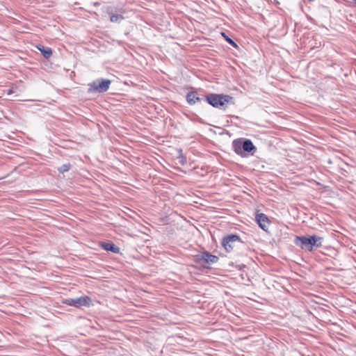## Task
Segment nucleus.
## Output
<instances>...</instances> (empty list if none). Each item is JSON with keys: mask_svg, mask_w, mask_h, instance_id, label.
<instances>
[{"mask_svg": "<svg viewBox=\"0 0 356 356\" xmlns=\"http://www.w3.org/2000/svg\"><path fill=\"white\" fill-rule=\"evenodd\" d=\"M101 247L108 252L118 254L120 252L119 247L116 246L113 242H103L101 243Z\"/></svg>", "mask_w": 356, "mask_h": 356, "instance_id": "obj_11", "label": "nucleus"}, {"mask_svg": "<svg viewBox=\"0 0 356 356\" xmlns=\"http://www.w3.org/2000/svg\"><path fill=\"white\" fill-rule=\"evenodd\" d=\"M71 164L70 163H64L58 168L60 173H64L70 170Z\"/></svg>", "mask_w": 356, "mask_h": 356, "instance_id": "obj_13", "label": "nucleus"}, {"mask_svg": "<svg viewBox=\"0 0 356 356\" xmlns=\"http://www.w3.org/2000/svg\"><path fill=\"white\" fill-rule=\"evenodd\" d=\"M12 92V90H9V91L8 92V94H10Z\"/></svg>", "mask_w": 356, "mask_h": 356, "instance_id": "obj_15", "label": "nucleus"}, {"mask_svg": "<svg viewBox=\"0 0 356 356\" xmlns=\"http://www.w3.org/2000/svg\"><path fill=\"white\" fill-rule=\"evenodd\" d=\"M242 242L240 237L237 234H229L222 238L221 244L227 252H231L235 243Z\"/></svg>", "mask_w": 356, "mask_h": 356, "instance_id": "obj_7", "label": "nucleus"}, {"mask_svg": "<svg viewBox=\"0 0 356 356\" xmlns=\"http://www.w3.org/2000/svg\"><path fill=\"white\" fill-rule=\"evenodd\" d=\"M232 99V97L231 96L222 94L209 93L205 96V100L208 104L213 107L218 108L228 104Z\"/></svg>", "mask_w": 356, "mask_h": 356, "instance_id": "obj_3", "label": "nucleus"}, {"mask_svg": "<svg viewBox=\"0 0 356 356\" xmlns=\"http://www.w3.org/2000/svg\"><path fill=\"white\" fill-rule=\"evenodd\" d=\"M218 260L219 258L217 256L213 255L207 251H204L202 252V254H197L195 258L196 264L205 268H209L211 265L217 263Z\"/></svg>", "mask_w": 356, "mask_h": 356, "instance_id": "obj_5", "label": "nucleus"}, {"mask_svg": "<svg viewBox=\"0 0 356 356\" xmlns=\"http://www.w3.org/2000/svg\"><path fill=\"white\" fill-rule=\"evenodd\" d=\"M323 238L317 235L296 236L293 243L300 249L312 252L314 248L322 246Z\"/></svg>", "mask_w": 356, "mask_h": 356, "instance_id": "obj_1", "label": "nucleus"}, {"mask_svg": "<svg viewBox=\"0 0 356 356\" xmlns=\"http://www.w3.org/2000/svg\"><path fill=\"white\" fill-rule=\"evenodd\" d=\"M353 2L356 5V0H353Z\"/></svg>", "mask_w": 356, "mask_h": 356, "instance_id": "obj_16", "label": "nucleus"}, {"mask_svg": "<svg viewBox=\"0 0 356 356\" xmlns=\"http://www.w3.org/2000/svg\"><path fill=\"white\" fill-rule=\"evenodd\" d=\"M233 151L242 158L253 156L257 150L251 140L244 138L235 139L232 143Z\"/></svg>", "mask_w": 356, "mask_h": 356, "instance_id": "obj_2", "label": "nucleus"}, {"mask_svg": "<svg viewBox=\"0 0 356 356\" xmlns=\"http://www.w3.org/2000/svg\"><path fill=\"white\" fill-rule=\"evenodd\" d=\"M37 49L45 58H49L52 55V50L49 47H45L42 44H38L37 45Z\"/></svg>", "mask_w": 356, "mask_h": 356, "instance_id": "obj_12", "label": "nucleus"}, {"mask_svg": "<svg viewBox=\"0 0 356 356\" xmlns=\"http://www.w3.org/2000/svg\"><path fill=\"white\" fill-rule=\"evenodd\" d=\"M256 221L261 229L267 232L268 226L270 223L268 216L264 213H258L256 215Z\"/></svg>", "mask_w": 356, "mask_h": 356, "instance_id": "obj_8", "label": "nucleus"}, {"mask_svg": "<svg viewBox=\"0 0 356 356\" xmlns=\"http://www.w3.org/2000/svg\"><path fill=\"white\" fill-rule=\"evenodd\" d=\"M221 35H222V37L225 38V40L229 44H231L232 47H235V48H237L238 47V45L232 39L230 38L228 35H227L225 33H221Z\"/></svg>", "mask_w": 356, "mask_h": 356, "instance_id": "obj_14", "label": "nucleus"}, {"mask_svg": "<svg viewBox=\"0 0 356 356\" xmlns=\"http://www.w3.org/2000/svg\"><path fill=\"white\" fill-rule=\"evenodd\" d=\"M111 81L105 79H97L88 84V93H104L106 92L111 86Z\"/></svg>", "mask_w": 356, "mask_h": 356, "instance_id": "obj_4", "label": "nucleus"}, {"mask_svg": "<svg viewBox=\"0 0 356 356\" xmlns=\"http://www.w3.org/2000/svg\"><path fill=\"white\" fill-rule=\"evenodd\" d=\"M186 102L190 105H193L196 104L197 102H200L202 99L200 98L198 95V93L197 91H191L187 93L186 95Z\"/></svg>", "mask_w": 356, "mask_h": 356, "instance_id": "obj_10", "label": "nucleus"}, {"mask_svg": "<svg viewBox=\"0 0 356 356\" xmlns=\"http://www.w3.org/2000/svg\"><path fill=\"white\" fill-rule=\"evenodd\" d=\"M63 303L76 308L81 307H90L92 304V300L90 297L85 296L74 298H67L63 300Z\"/></svg>", "mask_w": 356, "mask_h": 356, "instance_id": "obj_6", "label": "nucleus"}, {"mask_svg": "<svg viewBox=\"0 0 356 356\" xmlns=\"http://www.w3.org/2000/svg\"><path fill=\"white\" fill-rule=\"evenodd\" d=\"M107 13L110 17V21L113 23L120 24L124 19L122 13H115L110 8L107 10Z\"/></svg>", "mask_w": 356, "mask_h": 356, "instance_id": "obj_9", "label": "nucleus"}]
</instances>
